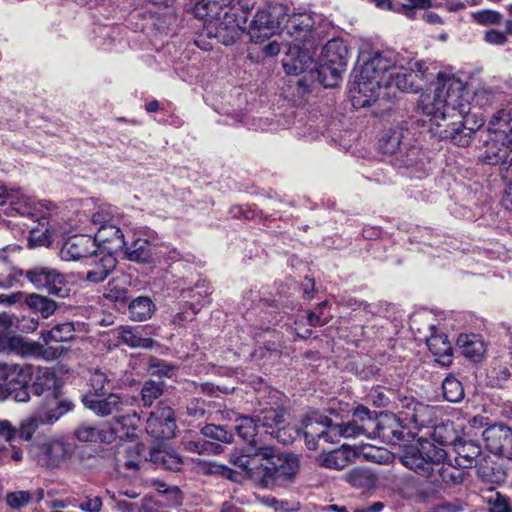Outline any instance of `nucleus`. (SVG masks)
I'll list each match as a JSON object with an SVG mask.
<instances>
[{
	"instance_id": "1",
	"label": "nucleus",
	"mask_w": 512,
	"mask_h": 512,
	"mask_svg": "<svg viewBox=\"0 0 512 512\" xmlns=\"http://www.w3.org/2000/svg\"><path fill=\"white\" fill-rule=\"evenodd\" d=\"M465 84L455 76L439 74L432 98L422 100L424 114L431 116L430 130L440 139L467 147L482 122L468 126L470 107L464 96Z\"/></svg>"
},
{
	"instance_id": "2",
	"label": "nucleus",
	"mask_w": 512,
	"mask_h": 512,
	"mask_svg": "<svg viewBox=\"0 0 512 512\" xmlns=\"http://www.w3.org/2000/svg\"><path fill=\"white\" fill-rule=\"evenodd\" d=\"M229 463L234 468L215 465L213 472L235 482L247 478L255 486L265 489L287 486L299 471V460L295 455L275 453L271 447L256 448L249 453L234 450L229 455Z\"/></svg>"
},
{
	"instance_id": "3",
	"label": "nucleus",
	"mask_w": 512,
	"mask_h": 512,
	"mask_svg": "<svg viewBox=\"0 0 512 512\" xmlns=\"http://www.w3.org/2000/svg\"><path fill=\"white\" fill-rule=\"evenodd\" d=\"M492 133L483 160L490 165H500L503 177L509 184L502 198V205L512 211V111L500 110L489 122Z\"/></svg>"
},
{
	"instance_id": "4",
	"label": "nucleus",
	"mask_w": 512,
	"mask_h": 512,
	"mask_svg": "<svg viewBox=\"0 0 512 512\" xmlns=\"http://www.w3.org/2000/svg\"><path fill=\"white\" fill-rule=\"evenodd\" d=\"M202 0L195 6V14L204 20L205 29L210 37L217 38L224 45H232L248 28L250 11H244L237 3H218L217 8L206 5Z\"/></svg>"
},
{
	"instance_id": "5",
	"label": "nucleus",
	"mask_w": 512,
	"mask_h": 512,
	"mask_svg": "<svg viewBox=\"0 0 512 512\" xmlns=\"http://www.w3.org/2000/svg\"><path fill=\"white\" fill-rule=\"evenodd\" d=\"M393 68L391 59L376 52L364 63L359 76L350 88L351 101L355 108L370 106L379 97V91L386 82V73Z\"/></svg>"
},
{
	"instance_id": "6",
	"label": "nucleus",
	"mask_w": 512,
	"mask_h": 512,
	"mask_svg": "<svg viewBox=\"0 0 512 512\" xmlns=\"http://www.w3.org/2000/svg\"><path fill=\"white\" fill-rule=\"evenodd\" d=\"M447 453L442 447L429 440L419 439L416 445L409 447L401 456V463L418 475L428 478L435 467L442 463Z\"/></svg>"
},
{
	"instance_id": "7",
	"label": "nucleus",
	"mask_w": 512,
	"mask_h": 512,
	"mask_svg": "<svg viewBox=\"0 0 512 512\" xmlns=\"http://www.w3.org/2000/svg\"><path fill=\"white\" fill-rule=\"evenodd\" d=\"M347 48L338 41H329L323 49L322 63L317 68L318 80L326 88L337 86L347 65Z\"/></svg>"
},
{
	"instance_id": "8",
	"label": "nucleus",
	"mask_w": 512,
	"mask_h": 512,
	"mask_svg": "<svg viewBox=\"0 0 512 512\" xmlns=\"http://www.w3.org/2000/svg\"><path fill=\"white\" fill-rule=\"evenodd\" d=\"M254 416L259 428L282 444L292 443L300 434L297 428L286 425V412L281 407L263 408Z\"/></svg>"
},
{
	"instance_id": "9",
	"label": "nucleus",
	"mask_w": 512,
	"mask_h": 512,
	"mask_svg": "<svg viewBox=\"0 0 512 512\" xmlns=\"http://www.w3.org/2000/svg\"><path fill=\"white\" fill-rule=\"evenodd\" d=\"M31 374L30 366L0 364V390H5L17 402H27Z\"/></svg>"
},
{
	"instance_id": "10",
	"label": "nucleus",
	"mask_w": 512,
	"mask_h": 512,
	"mask_svg": "<svg viewBox=\"0 0 512 512\" xmlns=\"http://www.w3.org/2000/svg\"><path fill=\"white\" fill-rule=\"evenodd\" d=\"M21 276L38 290H45L56 297L65 298L69 296L70 288L65 276L54 268L47 266H35L23 271Z\"/></svg>"
},
{
	"instance_id": "11",
	"label": "nucleus",
	"mask_w": 512,
	"mask_h": 512,
	"mask_svg": "<svg viewBox=\"0 0 512 512\" xmlns=\"http://www.w3.org/2000/svg\"><path fill=\"white\" fill-rule=\"evenodd\" d=\"M128 425H131V417L129 415H119L115 416L110 431L100 429L90 423H83L75 430L74 435L84 443L110 442L113 435H119V437L128 435L129 431L126 429Z\"/></svg>"
},
{
	"instance_id": "12",
	"label": "nucleus",
	"mask_w": 512,
	"mask_h": 512,
	"mask_svg": "<svg viewBox=\"0 0 512 512\" xmlns=\"http://www.w3.org/2000/svg\"><path fill=\"white\" fill-rule=\"evenodd\" d=\"M82 402L96 415L106 417L124 413L126 408L132 404V399L112 392L104 397H94L91 393H86L82 397Z\"/></svg>"
},
{
	"instance_id": "13",
	"label": "nucleus",
	"mask_w": 512,
	"mask_h": 512,
	"mask_svg": "<svg viewBox=\"0 0 512 512\" xmlns=\"http://www.w3.org/2000/svg\"><path fill=\"white\" fill-rule=\"evenodd\" d=\"M176 429L177 425L173 409L160 402L147 418V433L156 439H170L175 436Z\"/></svg>"
},
{
	"instance_id": "14",
	"label": "nucleus",
	"mask_w": 512,
	"mask_h": 512,
	"mask_svg": "<svg viewBox=\"0 0 512 512\" xmlns=\"http://www.w3.org/2000/svg\"><path fill=\"white\" fill-rule=\"evenodd\" d=\"M366 424L368 438L378 437L389 444H396L404 437L402 426L394 414H381L379 417L371 414Z\"/></svg>"
},
{
	"instance_id": "15",
	"label": "nucleus",
	"mask_w": 512,
	"mask_h": 512,
	"mask_svg": "<svg viewBox=\"0 0 512 512\" xmlns=\"http://www.w3.org/2000/svg\"><path fill=\"white\" fill-rule=\"evenodd\" d=\"M313 25L314 21L309 14H294L289 17L282 31L286 35V46H293L296 51L304 47L312 37Z\"/></svg>"
},
{
	"instance_id": "16",
	"label": "nucleus",
	"mask_w": 512,
	"mask_h": 512,
	"mask_svg": "<svg viewBox=\"0 0 512 512\" xmlns=\"http://www.w3.org/2000/svg\"><path fill=\"white\" fill-rule=\"evenodd\" d=\"M96 240L88 235H74L62 245L59 255L64 261L87 260L97 252Z\"/></svg>"
},
{
	"instance_id": "17",
	"label": "nucleus",
	"mask_w": 512,
	"mask_h": 512,
	"mask_svg": "<svg viewBox=\"0 0 512 512\" xmlns=\"http://www.w3.org/2000/svg\"><path fill=\"white\" fill-rule=\"evenodd\" d=\"M116 262L112 253L106 252L105 249L98 246L97 252L86 260V265L89 267L86 279L93 283L104 281L116 267Z\"/></svg>"
},
{
	"instance_id": "18",
	"label": "nucleus",
	"mask_w": 512,
	"mask_h": 512,
	"mask_svg": "<svg viewBox=\"0 0 512 512\" xmlns=\"http://www.w3.org/2000/svg\"><path fill=\"white\" fill-rule=\"evenodd\" d=\"M401 415L403 419L415 424L416 427L422 428L434 423L436 417L435 407L425 405L415 401L413 398L401 400Z\"/></svg>"
},
{
	"instance_id": "19",
	"label": "nucleus",
	"mask_w": 512,
	"mask_h": 512,
	"mask_svg": "<svg viewBox=\"0 0 512 512\" xmlns=\"http://www.w3.org/2000/svg\"><path fill=\"white\" fill-rule=\"evenodd\" d=\"M279 28L278 20L269 10H260L249 25V34L254 42L273 35Z\"/></svg>"
},
{
	"instance_id": "20",
	"label": "nucleus",
	"mask_w": 512,
	"mask_h": 512,
	"mask_svg": "<svg viewBox=\"0 0 512 512\" xmlns=\"http://www.w3.org/2000/svg\"><path fill=\"white\" fill-rule=\"evenodd\" d=\"M357 453L348 445L326 453H321L317 460L319 464L328 469L342 470L349 465Z\"/></svg>"
},
{
	"instance_id": "21",
	"label": "nucleus",
	"mask_w": 512,
	"mask_h": 512,
	"mask_svg": "<svg viewBox=\"0 0 512 512\" xmlns=\"http://www.w3.org/2000/svg\"><path fill=\"white\" fill-rule=\"evenodd\" d=\"M92 238L96 240V244L104 245L102 249L112 254L119 253L120 249L125 247V237L120 225H110L107 228L98 229Z\"/></svg>"
},
{
	"instance_id": "22",
	"label": "nucleus",
	"mask_w": 512,
	"mask_h": 512,
	"mask_svg": "<svg viewBox=\"0 0 512 512\" xmlns=\"http://www.w3.org/2000/svg\"><path fill=\"white\" fill-rule=\"evenodd\" d=\"M457 346L461 354L473 362H480L486 353V345L481 336L477 334L459 335Z\"/></svg>"
},
{
	"instance_id": "23",
	"label": "nucleus",
	"mask_w": 512,
	"mask_h": 512,
	"mask_svg": "<svg viewBox=\"0 0 512 512\" xmlns=\"http://www.w3.org/2000/svg\"><path fill=\"white\" fill-rule=\"evenodd\" d=\"M371 419V412L364 406H358L353 413L352 421L347 424H339L341 436L345 438H355L365 435L368 438V432L365 430L367 421Z\"/></svg>"
},
{
	"instance_id": "24",
	"label": "nucleus",
	"mask_w": 512,
	"mask_h": 512,
	"mask_svg": "<svg viewBox=\"0 0 512 512\" xmlns=\"http://www.w3.org/2000/svg\"><path fill=\"white\" fill-rule=\"evenodd\" d=\"M88 386L87 393H91L94 397H104L116 388V380L112 373L94 369L89 371Z\"/></svg>"
},
{
	"instance_id": "25",
	"label": "nucleus",
	"mask_w": 512,
	"mask_h": 512,
	"mask_svg": "<svg viewBox=\"0 0 512 512\" xmlns=\"http://www.w3.org/2000/svg\"><path fill=\"white\" fill-rule=\"evenodd\" d=\"M286 57L283 59V67L289 75H299L302 72L310 69L313 65L311 57L303 47L299 48L298 51L293 49V46H287Z\"/></svg>"
},
{
	"instance_id": "26",
	"label": "nucleus",
	"mask_w": 512,
	"mask_h": 512,
	"mask_svg": "<svg viewBox=\"0 0 512 512\" xmlns=\"http://www.w3.org/2000/svg\"><path fill=\"white\" fill-rule=\"evenodd\" d=\"M119 253H122L129 261L132 262H152V246L146 239L136 238L130 244L125 241V247L120 249Z\"/></svg>"
},
{
	"instance_id": "27",
	"label": "nucleus",
	"mask_w": 512,
	"mask_h": 512,
	"mask_svg": "<svg viewBox=\"0 0 512 512\" xmlns=\"http://www.w3.org/2000/svg\"><path fill=\"white\" fill-rule=\"evenodd\" d=\"M429 351L436 357V361L443 366L452 362V346L444 334H432L426 341Z\"/></svg>"
},
{
	"instance_id": "28",
	"label": "nucleus",
	"mask_w": 512,
	"mask_h": 512,
	"mask_svg": "<svg viewBox=\"0 0 512 512\" xmlns=\"http://www.w3.org/2000/svg\"><path fill=\"white\" fill-rule=\"evenodd\" d=\"M236 433L245 441L250 442V446L246 449H239L243 453L254 452V449L261 446L256 445L254 437L259 433L260 428L255 420V416H242L236 420L234 427Z\"/></svg>"
},
{
	"instance_id": "29",
	"label": "nucleus",
	"mask_w": 512,
	"mask_h": 512,
	"mask_svg": "<svg viewBox=\"0 0 512 512\" xmlns=\"http://www.w3.org/2000/svg\"><path fill=\"white\" fill-rule=\"evenodd\" d=\"M12 205L19 215L34 217L43 210H49L52 203L47 200H36L32 197L21 195L12 201Z\"/></svg>"
},
{
	"instance_id": "30",
	"label": "nucleus",
	"mask_w": 512,
	"mask_h": 512,
	"mask_svg": "<svg viewBox=\"0 0 512 512\" xmlns=\"http://www.w3.org/2000/svg\"><path fill=\"white\" fill-rule=\"evenodd\" d=\"M56 384L57 377L52 369L38 368L35 380L32 384V391L38 396L48 393V395L55 397Z\"/></svg>"
},
{
	"instance_id": "31",
	"label": "nucleus",
	"mask_w": 512,
	"mask_h": 512,
	"mask_svg": "<svg viewBox=\"0 0 512 512\" xmlns=\"http://www.w3.org/2000/svg\"><path fill=\"white\" fill-rule=\"evenodd\" d=\"M129 316L133 321L150 319L156 311V304L148 296H138L128 305Z\"/></svg>"
},
{
	"instance_id": "32",
	"label": "nucleus",
	"mask_w": 512,
	"mask_h": 512,
	"mask_svg": "<svg viewBox=\"0 0 512 512\" xmlns=\"http://www.w3.org/2000/svg\"><path fill=\"white\" fill-rule=\"evenodd\" d=\"M510 434L511 431L506 426L489 427L484 430L483 438L488 449L493 453H498L509 443Z\"/></svg>"
},
{
	"instance_id": "33",
	"label": "nucleus",
	"mask_w": 512,
	"mask_h": 512,
	"mask_svg": "<svg viewBox=\"0 0 512 512\" xmlns=\"http://www.w3.org/2000/svg\"><path fill=\"white\" fill-rule=\"evenodd\" d=\"M128 283L124 276L110 280L103 296L115 305L124 306L128 301Z\"/></svg>"
},
{
	"instance_id": "34",
	"label": "nucleus",
	"mask_w": 512,
	"mask_h": 512,
	"mask_svg": "<svg viewBox=\"0 0 512 512\" xmlns=\"http://www.w3.org/2000/svg\"><path fill=\"white\" fill-rule=\"evenodd\" d=\"M345 481L356 488L372 489L376 487L378 478L370 469L357 467L345 474Z\"/></svg>"
},
{
	"instance_id": "35",
	"label": "nucleus",
	"mask_w": 512,
	"mask_h": 512,
	"mask_svg": "<svg viewBox=\"0 0 512 512\" xmlns=\"http://www.w3.org/2000/svg\"><path fill=\"white\" fill-rule=\"evenodd\" d=\"M117 339L131 348H152L155 341L151 338L142 337L138 331L130 327H120L115 331Z\"/></svg>"
},
{
	"instance_id": "36",
	"label": "nucleus",
	"mask_w": 512,
	"mask_h": 512,
	"mask_svg": "<svg viewBox=\"0 0 512 512\" xmlns=\"http://www.w3.org/2000/svg\"><path fill=\"white\" fill-rule=\"evenodd\" d=\"M151 461L159 468L178 471L182 466L181 457L172 450L154 449L150 453Z\"/></svg>"
},
{
	"instance_id": "37",
	"label": "nucleus",
	"mask_w": 512,
	"mask_h": 512,
	"mask_svg": "<svg viewBox=\"0 0 512 512\" xmlns=\"http://www.w3.org/2000/svg\"><path fill=\"white\" fill-rule=\"evenodd\" d=\"M483 503L486 504L488 512H512V505L509 498L494 487H490L481 494Z\"/></svg>"
},
{
	"instance_id": "38",
	"label": "nucleus",
	"mask_w": 512,
	"mask_h": 512,
	"mask_svg": "<svg viewBox=\"0 0 512 512\" xmlns=\"http://www.w3.org/2000/svg\"><path fill=\"white\" fill-rule=\"evenodd\" d=\"M91 222L97 231L110 225H121L122 215L112 206H102L92 215Z\"/></svg>"
},
{
	"instance_id": "39",
	"label": "nucleus",
	"mask_w": 512,
	"mask_h": 512,
	"mask_svg": "<svg viewBox=\"0 0 512 512\" xmlns=\"http://www.w3.org/2000/svg\"><path fill=\"white\" fill-rule=\"evenodd\" d=\"M417 75L414 72L399 71L390 73L383 86L393 87L403 92H417L419 86L415 83Z\"/></svg>"
},
{
	"instance_id": "40",
	"label": "nucleus",
	"mask_w": 512,
	"mask_h": 512,
	"mask_svg": "<svg viewBox=\"0 0 512 512\" xmlns=\"http://www.w3.org/2000/svg\"><path fill=\"white\" fill-rule=\"evenodd\" d=\"M403 137V128H390L379 139L378 148L383 154L392 155L400 149Z\"/></svg>"
},
{
	"instance_id": "41",
	"label": "nucleus",
	"mask_w": 512,
	"mask_h": 512,
	"mask_svg": "<svg viewBox=\"0 0 512 512\" xmlns=\"http://www.w3.org/2000/svg\"><path fill=\"white\" fill-rule=\"evenodd\" d=\"M25 302L29 308L40 313L43 318L50 317L57 309V303L54 300L40 294L28 295Z\"/></svg>"
},
{
	"instance_id": "42",
	"label": "nucleus",
	"mask_w": 512,
	"mask_h": 512,
	"mask_svg": "<svg viewBox=\"0 0 512 512\" xmlns=\"http://www.w3.org/2000/svg\"><path fill=\"white\" fill-rule=\"evenodd\" d=\"M23 274L21 269L14 268L7 260L4 250H0V288L8 289L14 286L18 277Z\"/></svg>"
},
{
	"instance_id": "43",
	"label": "nucleus",
	"mask_w": 512,
	"mask_h": 512,
	"mask_svg": "<svg viewBox=\"0 0 512 512\" xmlns=\"http://www.w3.org/2000/svg\"><path fill=\"white\" fill-rule=\"evenodd\" d=\"M165 383L163 381L147 380L141 388V401L145 408H149L164 393Z\"/></svg>"
},
{
	"instance_id": "44",
	"label": "nucleus",
	"mask_w": 512,
	"mask_h": 512,
	"mask_svg": "<svg viewBox=\"0 0 512 512\" xmlns=\"http://www.w3.org/2000/svg\"><path fill=\"white\" fill-rule=\"evenodd\" d=\"M443 396L452 403L461 402L465 397L462 383L453 375H448L442 382Z\"/></svg>"
},
{
	"instance_id": "45",
	"label": "nucleus",
	"mask_w": 512,
	"mask_h": 512,
	"mask_svg": "<svg viewBox=\"0 0 512 512\" xmlns=\"http://www.w3.org/2000/svg\"><path fill=\"white\" fill-rule=\"evenodd\" d=\"M41 452L46 457L45 464L49 467L56 466L65 458L67 450L63 442L52 441L41 446Z\"/></svg>"
},
{
	"instance_id": "46",
	"label": "nucleus",
	"mask_w": 512,
	"mask_h": 512,
	"mask_svg": "<svg viewBox=\"0 0 512 512\" xmlns=\"http://www.w3.org/2000/svg\"><path fill=\"white\" fill-rule=\"evenodd\" d=\"M328 422H330V419L326 416L317 413L308 415L303 420V434L305 439H309V436L318 437V439H321V430L324 429L323 424H327Z\"/></svg>"
},
{
	"instance_id": "47",
	"label": "nucleus",
	"mask_w": 512,
	"mask_h": 512,
	"mask_svg": "<svg viewBox=\"0 0 512 512\" xmlns=\"http://www.w3.org/2000/svg\"><path fill=\"white\" fill-rule=\"evenodd\" d=\"M74 332V324L72 322H65L54 326L43 337L46 343L49 341L67 342L73 339Z\"/></svg>"
},
{
	"instance_id": "48",
	"label": "nucleus",
	"mask_w": 512,
	"mask_h": 512,
	"mask_svg": "<svg viewBox=\"0 0 512 512\" xmlns=\"http://www.w3.org/2000/svg\"><path fill=\"white\" fill-rule=\"evenodd\" d=\"M12 325L11 317L7 313H0V351L5 350L8 346L16 344L23 345V339L10 337V328Z\"/></svg>"
},
{
	"instance_id": "49",
	"label": "nucleus",
	"mask_w": 512,
	"mask_h": 512,
	"mask_svg": "<svg viewBox=\"0 0 512 512\" xmlns=\"http://www.w3.org/2000/svg\"><path fill=\"white\" fill-rule=\"evenodd\" d=\"M454 448L459 458L464 460L463 465L466 467L471 466L473 461L481 454L479 446L461 439L457 441V446H454Z\"/></svg>"
},
{
	"instance_id": "50",
	"label": "nucleus",
	"mask_w": 512,
	"mask_h": 512,
	"mask_svg": "<svg viewBox=\"0 0 512 512\" xmlns=\"http://www.w3.org/2000/svg\"><path fill=\"white\" fill-rule=\"evenodd\" d=\"M184 448L189 452L197 454H219L222 448L219 444L212 443L203 439L188 440L183 442Z\"/></svg>"
},
{
	"instance_id": "51",
	"label": "nucleus",
	"mask_w": 512,
	"mask_h": 512,
	"mask_svg": "<svg viewBox=\"0 0 512 512\" xmlns=\"http://www.w3.org/2000/svg\"><path fill=\"white\" fill-rule=\"evenodd\" d=\"M201 434L208 439L230 444L233 441V434L224 426L208 424L201 429Z\"/></svg>"
},
{
	"instance_id": "52",
	"label": "nucleus",
	"mask_w": 512,
	"mask_h": 512,
	"mask_svg": "<svg viewBox=\"0 0 512 512\" xmlns=\"http://www.w3.org/2000/svg\"><path fill=\"white\" fill-rule=\"evenodd\" d=\"M433 439L440 446H457L459 438L449 425H436L433 431Z\"/></svg>"
},
{
	"instance_id": "53",
	"label": "nucleus",
	"mask_w": 512,
	"mask_h": 512,
	"mask_svg": "<svg viewBox=\"0 0 512 512\" xmlns=\"http://www.w3.org/2000/svg\"><path fill=\"white\" fill-rule=\"evenodd\" d=\"M53 400L55 406L48 409L42 420L43 423L52 424L73 409V404L70 401H59L56 396L53 397Z\"/></svg>"
},
{
	"instance_id": "54",
	"label": "nucleus",
	"mask_w": 512,
	"mask_h": 512,
	"mask_svg": "<svg viewBox=\"0 0 512 512\" xmlns=\"http://www.w3.org/2000/svg\"><path fill=\"white\" fill-rule=\"evenodd\" d=\"M474 22L482 26L498 25L502 22V15L495 10H478L471 13Z\"/></svg>"
},
{
	"instance_id": "55",
	"label": "nucleus",
	"mask_w": 512,
	"mask_h": 512,
	"mask_svg": "<svg viewBox=\"0 0 512 512\" xmlns=\"http://www.w3.org/2000/svg\"><path fill=\"white\" fill-rule=\"evenodd\" d=\"M33 500V494L30 491H16L6 495V503L13 509L25 507Z\"/></svg>"
},
{
	"instance_id": "56",
	"label": "nucleus",
	"mask_w": 512,
	"mask_h": 512,
	"mask_svg": "<svg viewBox=\"0 0 512 512\" xmlns=\"http://www.w3.org/2000/svg\"><path fill=\"white\" fill-rule=\"evenodd\" d=\"M510 375L511 372L507 366L495 364L489 372L490 384L495 387H502Z\"/></svg>"
},
{
	"instance_id": "57",
	"label": "nucleus",
	"mask_w": 512,
	"mask_h": 512,
	"mask_svg": "<svg viewBox=\"0 0 512 512\" xmlns=\"http://www.w3.org/2000/svg\"><path fill=\"white\" fill-rule=\"evenodd\" d=\"M39 427V420L35 416H29L23 419L18 430L19 437L22 440L29 441Z\"/></svg>"
},
{
	"instance_id": "58",
	"label": "nucleus",
	"mask_w": 512,
	"mask_h": 512,
	"mask_svg": "<svg viewBox=\"0 0 512 512\" xmlns=\"http://www.w3.org/2000/svg\"><path fill=\"white\" fill-rule=\"evenodd\" d=\"M466 509L467 504L464 501L454 499L453 501L439 503L426 512H465Z\"/></svg>"
},
{
	"instance_id": "59",
	"label": "nucleus",
	"mask_w": 512,
	"mask_h": 512,
	"mask_svg": "<svg viewBox=\"0 0 512 512\" xmlns=\"http://www.w3.org/2000/svg\"><path fill=\"white\" fill-rule=\"evenodd\" d=\"M77 508L82 512H101L103 508V500L100 496L87 495L82 500Z\"/></svg>"
},
{
	"instance_id": "60",
	"label": "nucleus",
	"mask_w": 512,
	"mask_h": 512,
	"mask_svg": "<svg viewBox=\"0 0 512 512\" xmlns=\"http://www.w3.org/2000/svg\"><path fill=\"white\" fill-rule=\"evenodd\" d=\"M174 370V366L163 360L155 359L149 364L150 373L159 377H171Z\"/></svg>"
},
{
	"instance_id": "61",
	"label": "nucleus",
	"mask_w": 512,
	"mask_h": 512,
	"mask_svg": "<svg viewBox=\"0 0 512 512\" xmlns=\"http://www.w3.org/2000/svg\"><path fill=\"white\" fill-rule=\"evenodd\" d=\"M324 429L321 430V439L328 443H335L341 436V428L339 424H333L332 420L327 424H323Z\"/></svg>"
},
{
	"instance_id": "62",
	"label": "nucleus",
	"mask_w": 512,
	"mask_h": 512,
	"mask_svg": "<svg viewBox=\"0 0 512 512\" xmlns=\"http://www.w3.org/2000/svg\"><path fill=\"white\" fill-rule=\"evenodd\" d=\"M441 479L446 483L459 484L463 481V472L451 466L444 465L439 470Z\"/></svg>"
},
{
	"instance_id": "63",
	"label": "nucleus",
	"mask_w": 512,
	"mask_h": 512,
	"mask_svg": "<svg viewBox=\"0 0 512 512\" xmlns=\"http://www.w3.org/2000/svg\"><path fill=\"white\" fill-rule=\"evenodd\" d=\"M186 413L188 416L195 419L203 418L206 414V403L201 399L191 400L186 407Z\"/></svg>"
},
{
	"instance_id": "64",
	"label": "nucleus",
	"mask_w": 512,
	"mask_h": 512,
	"mask_svg": "<svg viewBox=\"0 0 512 512\" xmlns=\"http://www.w3.org/2000/svg\"><path fill=\"white\" fill-rule=\"evenodd\" d=\"M68 233V229L64 226H60L57 223L48 222V227L44 232V236L47 241V245H50L53 241H55L59 237H63Z\"/></svg>"
}]
</instances>
